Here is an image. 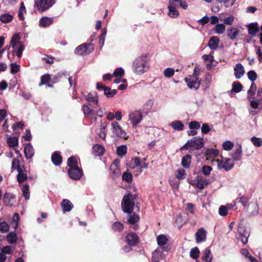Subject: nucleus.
<instances>
[{"mask_svg":"<svg viewBox=\"0 0 262 262\" xmlns=\"http://www.w3.org/2000/svg\"><path fill=\"white\" fill-rule=\"evenodd\" d=\"M137 197V194L128 193L123 196L121 202L122 210L124 212L129 214L127 222L132 225L135 224L139 220V217L137 214L135 213H132L135 206V200Z\"/></svg>","mask_w":262,"mask_h":262,"instance_id":"1","label":"nucleus"},{"mask_svg":"<svg viewBox=\"0 0 262 262\" xmlns=\"http://www.w3.org/2000/svg\"><path fill=\"white\" fill-rule=\"evenodd\" d=\"M146 58V56L142 54L133 61L132 68L136 74L142 75L148 71L149 65Z\"/></svg>","mask_w":262,"mask_h":262,"instance_id":"2","label":"nucleus"},{"mask_svg":"<svg viewBox=\"0 0 262 262\" xmlns=\"http://www.w3.org/2000/svg\"><path fill=\"white\" fill-rule=\"evenodd\" d=\"M54 0H35L34 6L39 12H44L51 7Z\"/></svg>","mask_w":262,"mask_h":262,"instance_id":"3","label":"nucleus"},{"mask_svg":"<svg viewBox=\"0 0 262 262\" xmlns=\"http://www.w3.org/2000/svg\"><path fill=\"white\" fill-rule=\"evenodd\" d=\"M250 235V232L246 227L242 224L240 225L238 228V233L236 234V238L240 239L244 245L248 243V237Z\"/></svg>","mask_w":262,"mask_h":262,"instance_id":"4","label":"nucleus"},{"mask_svg":"<svg viewBox=\"0 0 262 262\" xmlns=\"http://www.w3.org/2000/svg\"><path fill=\"white\" fill-rule=\"evenodd\" d=\"M94 50L93 45L91 43H83L78 46L75 50V53L77 55H88Z\"/></svg>","mask_w":262,"mask_h":262,"instance_id":"5","label":"nucleus"},{"mask_svg":"<svg viewBox=\"0 0 262 262\" xmlns=\"http://www.w3.org/2000/svg\"><path fill=\"white\" fill-rule=\"evenodd\" d=\"M111 129L113 133L118 137L122 138L123 139H127L128 136L126 135L125 130L122 129V127L117 122L113 121L111 123Z\"/></svg>","mask_w":262,"mask_h":262,"instance_id":"6","label":"nucleus"},{"mask_svg":"<svg viewBox=\"0 0 262 262\" xmlns=\"http://www.w3.org/2000/svg\"><path fill=\"white\" fill-rule=\"evenodd\" d=\"M129 120L133 127H136L142 120V115L140 111H135L131 112L128 115Z\"/></svg>","mask_w":262,"mask_h":262,"instance_id":"7","label":"nucleus"},{"mask_svg":"<svg viewBox=\"0 0 262 262\" xmlns=\"http://www.w3.org/2000/svg\"><path fill=\"white\" fill-rule=\"evenodd\" d=\"M184 80L187 83L189 88L194 89L195 90H198L201 84V80H199V77H186Z\"/></svg>","mask_w":262,"mask_h":262,"instance_id":"8","label":"nucleus"},{"mask_svg":"<svg viewBox=\"0 0 262 262\" xmlns=\"http://www.w3.org/2000/svg\"><path fill=\"white\" fill-rule=\"evenodd\" d=\"M96 87L98 90L103 91L104 95L107 98H111L117 94V91L116 90H112L110 87L106 86L99 83H97Z\"/></svg>","mask_w":262,"mask_h":262,"instance_id":"9","label":"nucleus"},{"mask_svg":"<svg viewBox=\"0 0 262 262\" xmlns=\"http://www.w3.org/2000/svg\"><path fill=\"white\" fill-rule=\"evenodd\" d=\"M189 141V147L195 149H199L202 148L204 145L203 139L198 136L193 137Z\"/></svg>","mask_w":262,"mask_h":262,"instance_id":"10","label":"nucleus"},{"mask_svg":"<svg viewBox=\"0 0 262 262\" xmlns=\"http://www.w3.org/2000/svg\"><path fill=\"white\" fill-rule=\"evenodd\" d=\"M68 172L70 178L74 180H79L82 176V170L79 167L70 168Z\"/></svg>","mask_w":262,"mask_h":262,"instance_id":"11","label":"nucleus"},{"mask_svg":"<svg viewBox=\"0 0 262 262\" xmlns=\"http://www.w3.org/2000/svg\"><path fill=\"white\" fill-rule=\"evenodd\" d=\"M195 237L196 243L204 242L207 239V232L203 228H201L195 233Z\"/></svg>","mask_w":262,"mask_h":262,"instance_id":"12","label":"nucleus"},{"mask_svg":"<svg viewBox=\"0 0 262 262\" xmlns=\"http://www.w3.org/2000/svg\"><path fill=\"white\" fill-rule=\"evenodd\" d=\"M16 202L15 195L11 193L6 192L4 196V204L8 207H12Z\"/></svg>","mask_w":262,"mask_h":262,"instance_id":"13","label":"nucleus"},{"mask_svg":"<svg viewBox=\"0 0 262 262\" xmlns=\"http://www.w3.org/2000/svg\"><path fill=\"white\" fill-rule=\"evenodd\" d=\"M194 183L192 185H195L197 188L200 189H203L205 186L208 185L209 182L207 179H202L200 176H197L196 179L194 180Z\"/></svg>","mask_w":262,"mask_h":262,"instance_id":"14","label":"nucleus"},{"mask_svg":"<svg viewBox=\"0 0 262 262\" xmlns=\"http://www.w3.org/2000/svg\"><path fill=\"white\" fill-rule=\"evenodd\" d=\"M126 240L130 246H135L139 242L138 236L135 233H128L126 236Z\"/></svg>","mask_w":262,"mask_h":262,"instance_id":"15","label":"nucleus"},{"mask_svg":"<svg viewBox=\"0 0 262 262\" xmlns=\"http://www.w3.org/2000/svg\"><path fill=\"white\" fill-rule=\"evenodd\" d=\"M259 207L256 202H251L248 204L247 212L250 215H256L258 213Z\"/></svg>","mask_w":262,"mask_h":262,"instance_id":"16","label":"nucleus"},{"mask_svg":"<svg viewBox=\"0 0 262 262\" xmlns=\"http://www.w3.org/2000/svg\"><path fill=\"white\" fill-rule=\"evenodd\" d=\"M24 152L25 157L28 159H31L34 155V150L31 143H27L25 145Z\"/></svg>","mask_w":262,"mask_h":262,"instance_id":"17","label":"nucleus"},{"mask_svg":"<svg viewBox=\"0 0 262 262\" xmlns=\"http://www.w3.org/2000/svg\"><path fill=\"white\" fill-rule=\"evenodd\" d=\"M176 3H170L169 2V5L168 6V9L169 10L168 15L172 17L175 18L179 15V12L176 7Z\"/></svg>","mask_w":262,"mask_h":262,"instance_id":"18","label":"nucleus"},{"mask_svg":"<svg viewBox=\"0 0 262 262\" xmlns=\"http://www.w3.org/2000/svg\"><path fill=\"white\" fill-rule=\"evenodd\" d=\"M234 71V75L236 79H240L245 73L244 67L239 63L236 64Z\"/></svg>","mask_w":262,"mask_h":262,"instance_id":"19","label":"nucleus"},{"mask_svg":"<svg viewBox=\"0 0 262 262\" xmlns=\"http://www.w3.org/2000/svg\"><path fill=\"white\" fill-rule=\"evenodd\" d=\"M247 27L248 28V33L253 36H255L259 31L258 23L256 22L249 24L247 26Z\"/></svg>","mask_w":262,"mask_h":262,"instance_id":"20","label":"nucleus"},{"mask_svg":"<svg viewBox=\"0 0 262 262\" xmlns=\"http://www.w3.org/2000/svg\"><path fill=\"white\" fill-rule=\"evenodd\" d=\"M61 207L63 212H69L73 208L72 203L67 199H64L61 203Z\"/></svg>","mask_w":262,"mask_h":262,"instance_id":"21","label":"nucleus"},{"mask_svg":"<svg viewBox=\"0 0 262 262\" xmlns=\"http://www.w3.org/2000/svg\"><path fill=\"white\" fill-rule=\"evenodd\" d=\"M229 161V159L223 158L222 157H221V160L218 159L217 160L218 162V167L219 168H224L226 171H228L229 169V165L228 163Z\"/></svg>","mask_w":262,"mask_h":262,"instance_id":"22","label":"nucleus"},{"mask_svg":"<svg viewBox=\"0 0 262 262\" xmlns=\"http://www.w3.org/2000/svg\"><path fill=\"white\" fill-rule=\"evenodd\" d=\"M53 23V17H48L47 16H44L40 18L39 20V25L41 27L46 28L50 26Z\"/></svg>","mask_w":262,"mask_h":262,"instance_id":"23","label":"nucleus"},{"mask_svg":"<svg viewBox=\"0 0 262 262\" xmlns=\"http://www.w3.org/2000/svg\"><path fill=\"white\" fill-rule=\"evenodd\" d=\"M220 40L216 36H212L211 37L208 41V46L211 50L216 49L219 43Z\"/></svg>","mask_w":262,"mask_h":262,"instance_id":"24","label":"nucleus"},{"mask_svg":"<svg viewBox=\"0 0 262 262\" xmlns=\"http://www.w3.org/2000/svg\"><path fill=\"white\" fill-rule=\"evenodd\" d=\"M257 86L255 83L252 82L250 89L247 92V98L249 100L251 99H253L254 98V95L255 94V92L256 91Z\"/></svg>","mask_w":262,"mask_h":262,"instance_id":"25","label":"nucleus"},{"mask_svg":"<svg viewBox=\"0 0 262 262\" xmlns=\"http://www.w3.org/2000/svg\"><path fill=\"white\" fill-rule=\"evenodd\" d=\"M202 259L205 262H212V255L210 249L207 248L204 250Z\"/></svg>","mask_w":262,"mask_h":262,"instance_id":"26","label":"nucleus"},{"mask_svg":"<svg viewBox=\"0 0 262 262\" xmlns=\"http://www.w3.org/2000/svg\"><path fill=\"white\" fill-rule=\"evenodd\" d=\"M242 157V149L241 145H239L235 152L232 154V158L233 160L239 161Z\"/></svg>","mask_w":262,"mask_h":262,"instance_id":"27","label":"nucleus"},{"mask_svg":"<svg viewBox=\"0 0 262 262\" xmlns=\"http://www.w3.org/2000/svg\"><path fill=\"white\" fill-rule=\"evenodd\" d=\"M93 151L97 156H101L104 154L105 149L101 145L96 144L93 147Z\"/></svg>","mask_w":262,"mask_h":262,"instance_id":"28","label":"nucleus"},{"mask_svg":"<svg viewBox=\"0 0 262 262\" xmlns=\"http://www.w3.org/2000/svg\"><path fill=\"white\" fill-rule=\"evenodd\" d=\"M52 161L56 166L59 165L62 162L61 156L57 152H54L52 156Z\"/></svg>","mask_w":262,"mask_h":262,"instance_id":"29","label":"nucleus"},{"mask_svg":"<svg viewBox=\"0 0 262 262\" xmlns=\"http://www.w3.org/2000/svg\"><path fill=\"white\" fill-rule=\"evenodd\" d=\"M170 126L176 130L180 131L184 129V125L182 122L179 120H175L172 122Z\"/></svg>","mask_w":262,"mask_h":262,"instance_id":"30","label":"nucleus"},{"mask_svg":"<svg viewBox=\"0 0 262 262\" xmlns=\"http://www.w3.org/2000/svg\"><path fill=\"white\" fill-rule=\"evenodd\" d=\"M17 172L18 174L17 176V180L19 183L24 182L27 180V175L24 172V171L23 169H21Z\"/></svg>","mask_w":262,"mask_h":262,"instance_id":"31","label":"nucleus"},{"mask_svg":"<svg viewBox=\"0 0 262 262\" xmlns=\"http://www.w3.org/2000/svg\"><path fill=\"white\" fill-rule=\"evenodd\" d=\"M82 110L85 115H93L94 112V108L90 103L84 104Z\"/></svg>","mask_w":262,"mask_h":262,"instance_id":"32","label":"nucleus"},{"mask_svg":"<svg viewBox=\"0 0 262 262\" xmlns=\"http://www.w3.org/2000/svg\"><path fill=\"white\" fill-rule=\"evenodd\" d=\"M243 88V85L241 82L237 81H234L232 83V90L230 91V92H233L234 93H238L242 91Z\"/></svg>","mask_w":262,"mask_h":262,"instance_id":"33","label":"nucleus"},{"mask_svg":"<svg viewBox=\"0 0 262 262\" xmlns=\"http://www.w3.org/2000/svg\"><path fill=\"white\" fill-rule=\"evenodd\" d=\"M182 165L185 168L189 167L191 163V156L189 155H186L184 156L182 159Z\"/></svg>","mask_w":262,"mask_h":262,"instance_id":"34","label":"nucleus"},{"mask_svg":"<svg viewBox=\"0 0 262 262\" xmlns=\"http://www.w3.org/2000/svg\"><path fill=\"white\" fill-rule=\"evenodd\" d=\"M15 169L19 171L22 169L20 166V160L18 159H14L12 162L11 171L13 172Z\"/></svg>","mask_w":262,"mask_h":262,"instance_id":"35","label":"nucleus"},{"mask_svg":"<svg viewBox=\"0 0 262 262\" xmlns=\"http://www.w3.org/2000/svg\"><path fill=\"white\" fill-rule=\"evenodd\" d=\"M86 99L90 102H92L96 104H97L98 98L95 92L90 93L86 96Z\"/></svg>","mask_w":262,"mask_h":262,"instance_id":"36","label":"nucleus"},{"mask_svg":"<svg viewBox=\"0 0 262 262\" xmlns=\"http://www.w3.org/2000/svg\"><path fill=\"white\" fill-rule=\"evenodd\" d=\"M157 241L159 246H162L166 245L168 241V238L165 235L160 234L157 236Z\"/></svg>","mask_w":262,"mask_h":262,"instance_id":"37","label":"nucleus"},{"mask_svg":"<svg viewBox=\"0 0 262 262\" xmlns=\"http://www.w3.org/2000/svg\"><path fill=\"white\" fill-rule=\"evenodd\" d=\"M219 150L216 149L209 148L207 149L205 154L207 156L210 158H214L219 155Z\"/></svg>","mask_w":262,"mask_h":262,"instance_id":"38","label":"nucleus"},{"mask_svg":"<svg viewBox=\"0 0 262 262\" xmlns=\"http://www.w3.org/2000/svg\"><path fill=\"white\" fill-rule=\"evenodd\" d=\"M7 239L9 243L14 244L17 241V237L15 232H11L7 236Z\"/></svg>","mask_w":262,"mask_h":262,"instance_id":"39","label":"nucleus"},{"mask_svg":"<svg viewBox=\"0 0 262 262\" xmlns=\"http://www.w3.org/2000/svg\"><path fill=\"white\" fill-rule=\"evenodd\" d=\"M127 152V147L126 145H121L118 146L117 148V155L122 157H123Z\"/></svg>","mask_w":262,"mask_h":262,"instance_id":"40","label":"nucleus"},{"mask_svg":"<svg viewBox=\"0 0 262 262\" xmlns=\"http://www.w3.org/2000/svg\"><path fill=\"white\" fill-rule=\"evenodd\" d=\"M21 190L23 196L26 200H29L30 198V191L29 185L25 184L22 186Z\"/></svg>","mask_w":262,"mask_h":262,"instance_id":"41","label":"nucleus"},{"mask_svg":"<svg viewBox=\"0 0 262 262\" xmlns=\"http://www.w3.org/2000/svg\"><path fill=\"white\" fill-rule=\"evenodd\" d=\"M69 75V74L66 71L64 72L58 73L53 77L52 79V82L53 83L57 82L59 80H60L62 76H67Z\"/></svg>","mask_w":262,"mask_h":262,"instance_id":"42","label":"nucleus"},{"mask_svg":"<svg viewBox=\"0 0 262 262\" xmlns=\"http://www.w3.org/2000/svg\"><path fill=\"white\" fill-rule=\"evenodd\" d=\"M77 160L76 159L75 157L72 156L68 159V165L70 167V168L78 167L77 166Z\"/></svg>","mask_w":262,"mask_h":262,"instance_id":"43","label":"nucleus"},{"mask_svg":"<svg viewBox=\"0 0 262 262\" xmlns=\"http://www.w3.org/2000/svg\"><path fill=\"white\" fill-rule=\"evenodd\" d=\"M106 125L105 124H102L99 130H98L97 134L103 140H104L106 137Z\"/></svg>","mask_w":262,"mask_h":262,"instance_id":"44","label":"nucleus"},{"mask_svg":"<svg viewBox=\"0 0 262 262\" xmlns=\"http://www.w3.org/2000/svg\"><path fill=\"white\" fill-rule=\"evenodd\" d=\"M7 142L10 147H14L18 145V138L15 137H10L8 139Z\"/></svg>","mask_w":262,"mask_h":262,"instance_id":"45","label":"nucleus"},{"mask_svg":"<svg viewBox=\"0 0 262 262\" xmlns=\"http://www.w3.org/2000/svg\"><path fill=\"white\" fill-rule=\"evenodd\" d=\"M251 141L255 147H259L262 145V139L260 138L253 137L251 138Z\"/></svg>","mask_w":262,"mask_h":262,"instance_id":"46","label":"nucleus"},{"mask_svg":"<svg viewBox=\"0 0 262 262\" xmlns=\"http://www.w3.org/2000/svg\"><path fill=\"white\" fill-rule=\"evenodd\" d=\"M200 251L198 247H195L191 249L190 256L193 259H196L199 256Z\"/></svg>","mask_w":262,"mask_h":262,"instance_id":"47","label":"nucleus"},{"mask_svg":"<svg viewBox=\"0 0 262 262\" xmlns=\"http://www.w3.org/2000/svg\"><path fill=\"white\" fill-rule=\"evenodd\" d=\"M247 76L248 79L252 82H254L257 78V74L253 70L249 71L247 73Z\"/></svg>","mask_w":262,"mask_h":262,"instance_id":"48","label":"nucleus"},{"mask_svg":"<svg viewBox=\"0 0 262 262\" xmlns=\"http://www.w3.org/2000/svg\"><path fill=\"white\" fill-rule=\"evenodd\" d=\"M214 30L216 33L222 34L225 30V26L224 24H217L214 27Z\"/></svg>","mask_w":262,"mask_h":262,"instance_id":"49","label":"nucleus"},{"mask_svg":"<svg viewBox=\"0 0 262 262\" xmlns=\"http://www.w3.org/2000/svg\"><path fill=\"white\" fill-rule=\"evenodd\" d=\"M18 220V214L17 213H15L13 215V216L11 222V226L13 228L16 229V228L17 227Z\"/></svg>","mask_w":262,"mask_h":262,"instance_id":"50","label":"nucleus"},{"mask_svg":"<svg viewBox=\"0 0 262 262\" xmlns=\"http://www.w3.org/2000/svg\"><path fill=\"white\" fill-rule=\"evenodd\" d=\"M112 229L114 231L121 232L123 229V224L120 222H116L112 225Z\"/></svg>","mask_w":262,"mask_h":262,"instance_id":"51","label":"nucleus"},{"mask_svg":"<svg viewBox=\"0 0 262 262\" xmlns=\"http://www.w3.org/2000/svg\"><path fill=\"white\" fill-rule=\"evenodd\" d=\"M13 16L9 14H5L2 15L0 17V20L4 23H8L12 20Z\"/></svg>","mask_w":262,"mask_h":262,"instance_id":"52","label":"nucleus"},{"mask_svg":"<svg viewBox=\"0 0 262 262\" xmlns=\"http://www.w3.org/2000/svg\"><path fill=\"white\" fill-rule=\"evenodd\" d=\"M133 178V176L130 172H125L122 174V179L128 183H131Z\"/></svg>","mask_w":262,"mask_h":262,"instance_id":"53","label":"nucleus"},{"mask_svg":"<svg viewBox=\"0 0 262 262\" xmlns=\"http://www.w3.org/2000/svg\"><path fill=\"white\" fill-rule=\"evenodd\" d=\"M51 80V76L49 74H45L41 77V82L39 85L48 84Z\"/></svg>","mask_w":262,"mask_h":262,"instance_id":"54","label":"nucleus"},{"mask_svg":"<svg viewBox=\"0 0 262 262\" xmlns=\"http://www.w3.org/2000/svg\"><path fill=\"white\" fill-rule=\"evenodd\" d=\"M174 73V71L171 68H168L164 71V75L167 78L171 77Z\"/></svg>","mask_w":262,"mask_h":262,"instance_id":"55","label":"nucleus"},{"mask_svg":"<svg viewBox=\"0 0 262 262\" xmlns=\"http://www.w3.org/2000/svg\"><path fill=\"white\" fill-rule=\"evenodd\" d=\"M124 74V70L122 68H118L114 72L113 76L116 77H122Z\"/></svg>","mask_w":262,"mask_h":262,"instance_id":"56","label":"nucleus"},{"mask_svg":"<svg viewBox=\"0 0 262 262\" xmlns=\"http://www.w3.org/2000/svg\"><path fill=\"white\" fill-rule=\"evenodd\" d=\"M202 58L203 59V60L204 61H209L210 63L209 64H207V68L209 66H211V64H212L213 61L214 60V57H213V55H212L211 54H209V55L205 54V55H204L202 56Z\"/></svg>","mask_w":262,"mask_h":262,"instance_id":"57","label":"nucleus"},{"mask_svg":"<svg viewBox=\"0 0 262 262\" xmlns=\"http://www.w3.org/2000/svg\"><path fill=\"white\" fill-rule=\"evenodd\" d=\"M18 38V35L17 34L14 35L13 38H12L10 43L12 45V47L13 49L16 48L17 45H18V46H19V43H20L19 42L17 41Z\"/></svg>","mask_w":262,"mask_h":262,"instance_id":"58","label":"nucleus"},{"mask_svg":"<svg viewBox=\"0 0 262 262\" xmlns=\"http://www.w3.org/2000/svg\"><path fill=\"white\" fill-rule=\"evenodd\" d=\"M24 12H26V9L24 4L22 2L20 4V6L18 11V16L19 17V19L21 20H23L24 19V17L23 16Z\"/></svg>","mask_w":262,"mask_h":262,"instance_id":"59","label":"nucleus"},{"mask_svg":"<svg viewBox=\"0 0 262 262\" xmlns=\"http://www.w3.org/2000/svg\"><path fill=\"white\" fill-rule=\"evenodd\" d=\"M239 34V31L236 28H230V39L236 38Z\"/></svg>","mask_w":262,"mask_h":262,"instance_id":"60","label":"nucleus"},{"mask_svg":"<svg viewBox=\"0 0 262 262\" xmlns=\"http://www.w3.org/2000/svg\"><path fill=\"white\" fill-rule=\"evenodd\" d=\"M219 213L220 215L225 216L228 213V209L225 206H221L219 209Z\"/></svg>","mask_w":262,"mask_h":262,"instance_id":"61","label":"nucleus"},{"mask_svg":"<svg viewBox=\"0 0 262 262\" xmlns=\"http://www.w3.org/2000/svg\"><path fill=\"white\" fill-rule=\"evenodd\" d=\"M189 127L191 129H198L200 127V123L195 121H191L189 123Z\"/></svg>","mask_w":262,"mask_h":262,"instance_id":"62","label":"nucleus"},{"mask_svg":"<svg viewBox=\"0 0 262 262\" xmlns=\"http://www.w3.org/2000/svg\"><path fill=\"white\" fill-rule=\"evenodd\" d=\"M19 70V66L15 63H12L10 66V71L12 74H15Z\"/></svg>","mask_w":262,"mask_h":262,"instance_id":"63","label":"nucleus"},{"mask_svg":"<svg viewBox=\"0 0 262 262\" xmlns=\"http://www.w3.org/2000/svg\"><path fill=\"white\" fill-rule=\"evenodd\" d=\"M178 173L176 176V177L179 180H183L185 178V171L183 169H179L178 170Z\"/></svg>","mask_w":262,"mask_h":262,"instance_id":"64","label":"nucleus"}]
</instances>
